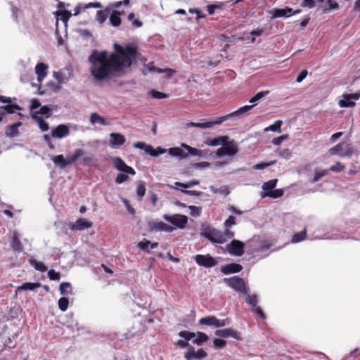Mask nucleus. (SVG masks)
I'll return each instance as SVG.
<instances>
[{
    "mask_svg": "<svg viewBox=\"0 0 360 360\" xmlns=\"http://www.w3.org/2000/svg\"><path fill=\"white\" fill-rule=\"evenodd\" d=\"M110 146L113 148H117L123 146L126 142L124 136L119 133H111L110 134Z\"/></svg>",
    "mask_w": 360,
    "mask_h": 360,
    "instance_id": "obj_18",
    "label": "nucleus"
},
{
    "mask_svg": "<svg viewBox=\"0 0 360 360\" xmlns=\"http://www.w3.org/2000/svg\"><path fill=\"white\" fill-rule=\"evenodd\" d=\"M32 117L37 122L39 127L42 131H46L49 129V124L41 117L36 115V113H33L32 115Z\"/></svg>",
    "mask_w": 360,
    "mask_h": 360,
    "instance_id": "obj_27",
    "label": "nucleus"
},
{
    "mask_svg": "<svg viewBox=\"0 0 360 360\" xmlns=\"http://www.w3.org/2000/svg\"><path fill=\"white\" fill-rule=\"evenodd\" d=\"M69 305V300L67 297H61L58 300V307L60 311H65Z\"/></svg>",
    "mask_w": 360,
    "mask_h": 360,
    "instance_id": "obj_47",
    "label": "nucleus"
},
{
    "mask_svg": "<svg viewBox=\"0 0 360 360\" xmlns=\"http://www.w3.org/2000/svg\"><path fill=\"white\" fill-rule=\"evenodd\" d=\"M90 122L91 124H94L96 123H98L101 125L105 126L108 123L105 122V120L103 117L101 116L97 112H93L90 115Z\"/></svg>",
    "mask_w": 360,
    "mask_h": 360,
    "instance_id": "obj_29",
    "label": "nucleus"
},
{
    "mask_svg": "<svg viewBox=\"0 0 360 360\" xmlns=\"http://www.w3.org/2000/svg\"><path fill=\"white\" fill-rule=\"evenodd\" d=\"M70 134V130L68 126L65 124H60L51 131V136L53 138L62 139L67 136Z\"/></svg>",
    "mask_w": 360,
    "mask_h": 360,
    "instance_id": "obj_20",
    "label": "nucleus"
},
{
    "mask_svg": "<svg viewBox=\"0 0 360 360\" xmlns=\"http://www.w3.org/2000/svg\"><path fill=\"white\" fill-rule=\"evenodd\" d=\"M150 94L153 98L158 99L165 98L168 96L167 94L155 90H151Z\"/></svg>",
    "mask_w": 360,
    "mask_h": 360,
    "instance_id": "obj_60",
    "label": "nucleus"
},
{
    "mask_svg": "<svg viewBox=\"0 0 360 360\" xmlns=\"http://www.w3.org/2000/svg\"><path fill=\"white\" fill-rule=\"evenodd\" d=\"M85 153L86 152L82 148L76 149L72 155L65 159L66 167L72 165L79 158L84 155Z\"/></svg>",
    "mask_w": 360,
    "mask_h": 360,
    "instance_id": "obj_24",
    "label": "nucleus"
},
{
    "mask_svg": "<svg viewBox=\"0 0 360 360\" xmlns=\"http://www.w3.org/2000/svg\"><path fill=\"white\" fill-rule=\"evenodd\" d=\"M207 356V352L203 349H199L197 352L193 346H190L184 357L186 360L202 359Z\"/></svg>",
    "mask_w": 360,
    "mask_h": 360,
    "instance_id": "obj_17",
    "label": "nucleus"
},
{
    "mask_svg": "<svg viewBox=\"0 0 360 360\" xmlns=\"http://www.w3.org/2000/svg\"><path fill=\"white\" fill-rule=\"evenodd\" d=\"M51 110L50 109V108L48 105H44V106L41 107L39 112H35L34 113H36V115H37V114L44 115H46V117H49L51 115Z\"/></svg>",
    "mask_w": 360,
    "mask_h": 360,
    "instance_id": "obj_54",
    "label": "nucleus"
},
{
    "mask_svg": "<svg viewBox=\"0 0 360 360\" xmlns=\"http://www.w3.org/2000/svg\"><path fill=\"white\" fill-rule=\"evenodd\" d=\"M277 182V179L269 180L264 183L262 188L264 191H268L270 192L276 187Z\"/></svg>",
    "mask_w": 360,
    "mask_h": 360,
    "instance_id": "obj_39",
    "label": "nucleus"
},
{
    "mask_svg": "<svg viewBox=\"0 0 360 360\" xmlns=\"http://www.w3.org/2000/svg\"><path fill=\"white\" fill-rule=\"evenodd\" d=\"M282 124L283 122L281 120H276V122H274L273 124L269 127L268 129L272 131L281 132V127Z\"/></svg>",
    "mask_w": 360,
    "mask_h": 360,
    "instance_id": "obj_51",
    "label": "nucleus"
},
{
    "mask_svg": "<svg viewBox=\"0 0 360 360\" xmlns=\"http://www.w3.org/2000/svg\"><path fill=\"white\" fill-rule=\"evenodd\" d=\"M149 244H150V241L144 238L138 243L137 246L143 251H148V248Z\"/></svg>",
    "mask_w": 360,
    "mask_h": 360,
    "instance_id": "obj_55",
    "label": "nucleus"
},
{
    "mask_svg": "<svg viewBox=\"0 0 360 360\" xmlns=\"http://www.w3.org/2000/svg\"><path fill=\"white\" fill-rule=\"evenodd\" d=\"M1 110L4 111L6 114H12L15 110H20L21 108L15 103H10L6 105L0 106Z\"/></svg>",
    "mask_w": 360,
    "mask_h": 360,
    "instance_id": "obj_34",
    "label": "nucleus"
},
{
    "mask_svg": "<svg viewBox=\"0 0 360 360\" xmlns=\"http://www.w3.org/2000/svg\"><path fill=\"white\" fill-rule=\"evenodd\" d=\"M48 65L43 63H38L35 67V72L37 75V79L41 82L47 75Z\"/></svg>",
    "mask_w": 360,
    "mask_h": 360,
    "instance_id": "obj_22",
    "label": "nucleus"
},
{
    "mask_svg": "<svg viewBox=\"0 0 360 360\" xmlns=\"http://www.w3.org/2000/svg\"><path fill=\"white\" fill-rule=\"evenodd\" d=\"M122 15L121 12L113 10L110 15L109 20L112 26L117 27L121 24V18L120 15Z\"/></svg>",
    "mask_w": 360,
    "mask_h": 360,
    "instance_id": "obj_25",
    "label": "nucleus"
},
{
    "mask_svg": "<svg viewBox=\"0 0 360 360\" xmlns=\"http://www.w3.org/2000/svg\"><path fill=\"white\" fill-rule=\"evenodd\" d=\"M328 169H316L313 179V182H317L318 181H319L323 176H326L328 174Z\"/></svg>",
    "mask_w": 360,
    "mask_h": 360,
    "instance_id": "obj_40",
    "label": "nucleus"
},
{
    "mask_svg": "<svg viewBox=\"0 0 360 360\" xmlns=\"http://www.w3.org/2000/svg\"><path fill=\"white\" fill-rule=\"evenodd\" d=\"M146 193V186L143 181H141L136 188V194L139 198V200H142L143 197Z\"/></svg>",
    "mask_w": 360,
    "mask_h": 360,
    "instance_id": "obj_44",
    "label": "nucleus"
},
{
    "mask_svg": "<svg viewBox=\"0 0 360 360\" xmlns=\"http://www.w3.org/2000/svg\"><path fill=\"white\" fill-rule=\"evenodd\" d=\"M112 160L114 167L117 170L131 175H134L136 174L135 170L131 167L128 166L121 158L115 157Z\"/></svg>",
    "mask_w": 360,
    "mask_h": 360,
    "instance_id": "obj_12",
    "label": "nucleus"
},
{
    "mask_svg": "<svg viewBox=\"0 0 360 360\" xmlns=\"http://www.w3.org/2000/svg\"><path fill=\"white\" fill-rule=\"evenodd\" d=\"M283 194H284V192L282 189H275V190H272L270 192L264 193L262 195V197L264 198L266 196H268L269 198L276 199V198H281V196H283Z\"/></svg>",
    "mask_w": 360,
    "mask_h": 360,
    "instance_id": "obj_38",
    "label": "nucleus"
},
{
    "mask_svg": "<svg viewBox=\"0 0 360 360\" xmlns=\"http://www.w3.org/2000/svg\"><path fill=\"white\" fill-rule=\"evenodd\" d=\"M224 282L237 292L243 294H247L248 292L249 288L245 281L239 276H234L230 278H224Z\"/></svg>",
    "mask_w": 360,
    "mask_h": 360,
    "instance_id": "obj_5",
    "label": "nucleus"
},
{
    "mask_svg": "<svg viewBox=\"0 0 360 360\" xmlns=\"http://www.w3.org/2000/svg\"><path fill=\"white\" fill-rule=\"evenodd\" d=\"M330 155H338L340 157H351L356 153L352 143L340 142L328 150Z\"/></svg>",
    "mask_w": 360,
    "mask_h": 360,
    "instance_id": "obj_3",
    "label": "nucleus"
},
{
    "mask_svg": "<svg viewBox=\"0 0 360 360\" xmlns=\"http://www.w3.org/2000/svg\"><path fill=\"white\" fill-rule=\"evenodd\" d=\"M276 162V160H273V161H271L269 162H262L257 163L255 165H254L253 168L255 169H263L269 166L275 165Z\"/></svg>",
    "mask_w": 360,
    "mask_h": 360,
    "instance_id": "obj_50",
    "label": "nucleus"
},
{
    "mask_svg": "<svg viewBox=\"0 0 360 360\" xmlns=\"http://www.w3.org/2000/svg\"><path fill=\"white\" fill-rule=\"evenodd\" d=\"M344 99L339 101V105L341 108H352L354 107L356 103L355 102L351 101L353 100H358L360 98V91L353 93V94H347L343 95Z\"/></svg>",
    "mask_w": 360,
    "mask_h": 360,
    "instance_id": "obj_13",
    "label": "nucleus"
},
{
    "mask_svg": "<svg viewBox=\"0 0 360 360\" xmlns=\"http://www.w3.org/2000/svg\"><path fill=\"white\" fill-rule=\"evenodd\" d=\"M227 252L231 255L242 256L245 251V243L238 240H232L226 247Z\"/></svg>",
    "mask_w": 360,
    "mask_h": 360,
    "instance_id": "obj_8",
    "label": "nucleus"
},
{
    "mask_svg": "<svg viewBox=\"0 0 360 360\" xmlns=\"http://www.w3.org/2000/svg\"><path fill=\"white\" fill-rule=\"evenodd\" d=\"M345 169V166L343 165L340 162H337L335 165L330 166L328 171L333 172H340Z\"/></svg>",
    "mask_w": 360,
    "mask_h": 360,
    "instance_id": "obj_49",
    "label": "nucleus"
},
{
    "mask_svg": "<svg viewBox=\"0 0 360 360\" xmlns=\"http://www.w3.org/2000/svg\"><path fill=\"white\" fill-rule=\"evenodd\" d=\"M225 153L229 156H233L238 152V148L234 141H229V139L222 143Z\"/></svg>",
    "mask_w": 360,
    "mask_h": 360,
    "instance_id": "obj_19",
    "label": "nucleus"
},
{
    "mask_svg": "<svg viewBox=\"0 0 360 360\" xmlns=\"http://www.w3.org/2000/svg\"><path fill=\"white\" fill-rule=\"evenodd\" d=\"M127 174H126V173L118 174L115 178V182L118 184H122L123 182L127 181L129 179V176Z\"/></svg>",
    "mask_w": 360,
    "mask_h": 360,
    "instance_id": "obj_57",
    "label": "nucleus"
},
{
    "mask_svg": "<svg viewBox=\"0 0 360 360\" xmlns=\"http://www.w3.org/2000/svg\"><path fill=\"white\" fill-rule=\"evenodd\" d=\"M195 335L197 338L193 340V342L197 345H201L209 339L207 335L202 332H198Z\"/></svg>",
    "mask_w": 360,
    "mask_h": 360,
    "instance_id": "obj_37",
    "label": "nucleus"
},
{
    "mask_svg": "<svg viewBox=\"0 0 360 360\" xmlns=\"http://www.w3.org/2000/svg\"><path fill=\"white\" fill-rule=\"evenodd\" d=\"M269 94V91H260L256 94L250 100V103H255Z\"/></svg>",
    "mask_w": 360,
    "mask_h": 360,
    "instance_id": "obj_53",
    "label": "nucleus"
},
{
    "mask_svg": "<svg viewBox=\"0 0 360 360\" xmlns=\"http://www.w3.org/2000/svg\"><path fill=\"white\" fill-rule=\"evenodd\" d=\"M48 276L51 280H53V281H58L60 278V274L56 272L53 269H51L49 271Z\"/></svg>",
    "mask_w": 360,
    "mask_h": 360,
    "instance_id": "obj_61",
    "label": "nucleus"
},
{
    "mask_svg": "<svg viewBox=\"0 0 360 360\" xmlns=\"http://www.w3.org/2000/svg\"><path fill=\"white\" fill-rule=\"evenodd\" d=\"M150 70L155 71L158 73H167L168 77H171L173 76V75L176 72L175 70L170 69V68H159L156 67H153V68H150Z\"/></svg>",
    "mask_w": 360,
    "mask_h": 360,
    "instance_id": "obj_43",
    "label": "nucleus"
},
{
    "mask_svg": "<svg viewBox=\"0 0 360 360\" xmlns=\"http://www.w3.org/2000/svg\"><path fill=\"white\" fill-rule=\"evenodd\" d=\"M57 15L60 16V19L64 22H66L68 21L71 16V13L68 11H60L57 13Z\"/></svg>",
    "mask_w": 360,
    "mask_h": 360,
    "instance_id": "obj_52",
    "label": "nucleus"
},
{
    "mask_svg": "<svg viewBox=\"0 0 360 360\" xmlns=\"http://www.w3.org/2000/svg\"><path fill=\"white\" fill-rule=\"evenodd\" d=\"M93 226V223L84 218L78 219L75 223H70L68 227L71 231H82Z\"/></svg>",
    "mask_w": 360,
    "mask_h": 360,
    "instance_id": "obj_14",
    "label": "nucleus"
},
{
    "mask_svg": "<svg viewBox=\"0 0 360 360\" xmlns=\"http://www.w3.org/2000/svg\"><path fill=\"white\" fill-rule=\"evenodd\" d=\"M168 152L170 155L179 157L181 159H184L188 157V154L185 153L184 150L180 148H171L169 149Z\"/></svg>",
    "mask_w": 360,
    "mask_h": 360,
    "instance_id": "obj_31",
    "label": "nucleus"
},
{
    "mask_svg": "<svg viewBox=\"0 0 360 360\" xmlns=\"http://www.w3.org/2000/svg\"><path fill=\"white\" fill-rule=\"evenodd\" d=\"M21 124L22 123L19 122L9 126L6 131V136L9 137L16 136L18 134V128L21 126Z\"/></svg>",
    "mask_w": 360,
    "mask_h": 360,
    "instance_id": "obj_28",
    "label": "nucleus"
},
{
    "mask_svg": "<svg viewBox=\"0 0 360 360\" xmlns=\"http://www.w3.org/2000/svg\"><path fill=\"white\" fill-rule=\"evenodd\" d=\"M243 269L242 265L237 263H231L222 266L221 268V271L226 275L238 273L241 271Z\"/></svg>",
    "mask_w": 360,
    "mask_h": 360,
    "instance_id": "obj_21",
    "label": "nucleus"
},
{
    "mask_svg": "<svg viewBox=\"0 0 360 360\" xmlns=\"http://www.w3.org/2000/svg\"><path fill=\"white\" fill-rule=\"evenodd\" d=\"M200 235L212 243L223 244L226 242V238H224L222 231L212 226L205 227Z\"/></svg>",
    "mask_w": 360,
    "mask_h": 360,
    "instance_id": "obj_4",
    "label": "nucleus"
},
{
    "mask_svg": "<svg viewBox=\"0 0 360 360\" xmlns=\"http://www.w3.org/2000/svg\"><path fill=\"white\" fill-rule=\"evenodd\" d=\"M51 160L56 166H58L60 169H64L66 167L65 159L63 155L53 156L51 158Z\"/></svg>",
    "mask_w": 360,
    "mask_h": 360,
    "instance_id": "obj_35",
    "label": "nucleus"
},
{
    "mask_svg": "<svg viewBox=\"0 0 360 360\" xmlns=\"http://www.w3.org/2000/svg\"><path fill=\"white\" fill-rule=\"evenodd\" d=\"M33 265L34 266V268L37 270L41 271H46V267L42 262H38L37 261H34L33 263Z\"/></svg>",
    "mask_w": 360,
    "mask_h": 360,
    "instance_id": "obj_64",
    "label": "nucleus"
},
{
    "mask_svg": "<svg viewBox=\"0 0 360 360\" xmlns=\"http://www.w3.org/2000/svg\"><path fill=\"white\" fill-rule=\"evenodd\" d=\"M245 295H246L245 302L251 307L252 311L262 319H265V315L262 309L257 306V296L256 295H250L248 292Z\"/></svg>",
    "mask_w": 360,
    "mask_h": 360,
    "instance_id": "obj_11",
    "label": "nucleus"
},
{
    "mask_svg": "<svg viewBox=\"0 0 360 360\" xmlns=\"http://www.w3.org/2000/svg\"><path fill=\"white\" fill-rule=\"evenodd\" d=\"M134 147L139 149L144 150L145 152L149 155V153L152 152V146L147 145L144 142H136L134 144Z\"/></svg>",
    "mask_w": 360,
    "mask_h": 360,
    "instance_id": "obj_42",
    "label": "nucleus"
},
{
    "mask_svg": "<svg viewBox=\"0 0 360 360\" xmlns=\"http://www.w3.org/2000/svg\"><path fill=\"white\" fill-rule=\"evenodd\" d=\"M228 139L229 137L227 136H218L207 141L206 144L210 146H217L219 145H222V143H224V141H226Z\"/></svg>",
    "mask_w": 360,
    "mask_h": 360,
    "instance_id": "obj_32",
    "label": "nucleus"
},
{
    "mask_svg": "<svg viewBox=\"0 0 360 360\" xmlns=\"http://www.w3.org/2000/svg\"><path fill=\"white\" fill-rule=\"evenodd\" d=\"M307 236V233L305 231H302L298 233H296L293 235L292 238V243H299L305 239Z\"/></svg>",
    "mask_w": 360,
    "mask_h": 360,
    "instance_id": "obj_45",
    "label": "nucleus"
},
{
    "mask_svg": "<svg viewBox=\"0 0 360 360\" xmlns=\"http://www.w3.org/2000/svg\"><path fill=\"white\" fill-rule=\"evenodd\" d=\"M288 139V134H285V135H282V136H280L278 137H276V138H274L271 141L272 143L275 146H278L280 145L283 141L286 140Z\"/></svg>",
    "mask_w": 360,
    "mask_h": 360,
    "instance_id": "obj_58",
    "label": "nucleus"
},
{
    "mask_svg": "<svg viewBox=\"0 0 360 360\" xmlns=\"http://www.w3.org/2000/svg\"><path fill=\"white\" fill-rule=\"evenodd\" d=\"M152 152L149 153V155L153 157H157L159 155H162L166 153V149L162 148L161 147H158L156 149H154L152 146Z\"/></svg>",
    "mask_w": 360,
    "mask_h": 360,
    "instance_id": "obj_56",
    "label": "nucleus"
},
{
    "mask_svg": "<svg viewBox=\"0 0 360 360\" xmlns=\"http://www.w3.org/2000/svg\"><path fill=\"white\" fill-rule=\"evenodd\" d=\"M60 292L63 295H71L72 293V288L70 283L63 282L60 285Z\"/></svg>",
    "mask_w": 360,
    "mask_h": 360,
    "instance_id": "obj_33",
    "label": "nucleus"
},
{
    "mask_svg": "<svg viewBox=\"0 0 360 360\" xmlns=\"http://www.w3.org/2000/svg\"><path fill=\"white\" fill-rule=\"evenodd\" d=\"M301 12L300 9L293 11L292 8L285 7L284 8H274L272 10V18H277L281 17H290L295 14H298Z\"/></svg>",
    "mask_w": 360,
    "mask_h": 360,
    "instance_id": "obj_15",
    "label": "nucleus"
},
{
    "mask_svg": "<svg viewBox=\"0 0 360 360\" xmlns=\"http://www.w3.org/2000/svg\"><path fill=\"white\" fill-rule=\"evenodd\" d=\"M182 147L187 150L188 153L193 156H201L202 151L195 148L191 147L185 143L182 144Z\"/></svg>",
    "mask_w": 360,
    "mask_h": 360,
    "instance_id": "obj_41",
    "label": "nucleus"
},
{
    "mask_svg": "<svg viewBox=\"0 0 360 360\" xmlns=\"http://www.w3.org/2000/svg\"><path fill=\"white\" fill-rule=\"evenodd\" d=\"M111 11V8L110 7H106L104 10L98 11L96 13V20L100 23H103L108 15Z\"/></svg>",
    "mask_w": 360,
    "mask_h": 360,
    "instance_id": "obj_26",
    "label": "nucleus"
},
{
    "mask_svg": "<svg viewBox=\"0 0 360 360\" xmlns=\"http://www.w3.org/2000/svg\"><path fill=\"white\" fill-rule=\"evenodd\" d=\"M327 5L323 6L322 12L323 13H328L331 10L338 9L339 5L337 1L334 0H327Z\"/></svg>",
    "mask_w": 360,
    "mask_h": 360,
    "instance_id": "obj_36",
    "label": "nucleus"
},
{
    "mask_svg": "<svg viewBox=\"0 0 360 360\" xmlns=\"http://www.w3.org/2000/svg\"><path fill=\"white\" fill-rule=\"evenodd\" d=\"M199 184H200V181L198 180H195V179L191 180L186 183H181V182H176L175 183V184L176 186L184 188H188L192 187L193 186L198 185Z\"/></svg>",
    "mask_w": 360,
    "mask_h": 360,
    "instance_id": "obj_46",
    "label": "nucleus"
},
{
    "mask_svg": "<svg viewBox=\"0 0 360 360\" xmlns=\"http://www.w3.org/2000/svg\"><path fill=\"white\" fill-rule=\"evenodd\" d=\"M195 262L201 266L210 268L217 264L218 262L210 255H196L194 257Z\"/></svg>",
    "mask_w": 360,
    "mask_h": 360,
    "instance_id": "obj_10",
    "label": "nucleus"
},
{
    "mask_svg": "<svg viewBox=\"0 0 360 360\" xmlns=\"http://www.w3.org/2000/svg\"><path fill=\"white\" fill-rule=\"evenodd\" d=\"M213 345L216 348L221 349L226 346V342L222 339L216 338L213 340Z\"/></svg>",
    "mask_w": 360,
    "mask_h": 360,
    "instance_id": "obj_59",
    "label": "nucleus"
},
{
    "mask_svg": "<svg viewBox=\"0 0 360 360\" xmlns=\"http://www.w3.org/2000/svg\"><path fill=\"white\" fill-rule=\"evenodd\" d=\"M11 249L15 252H22L23 246L19 239L18 234L14 232L12 236V240L10 243Z\"/></svg>",
    "mask_w": 360,
    "mask_h": 360,
    "instance_id": "obj_23",
    "label": "nucleus"
},
{
    "mask_svg": "<svg viewBox=\"0 0 360 360\" xmlns=\"http://www.w3.org/2000/svg\"><path fill=\"white\" fill-rule=\"evenodd\" d=\"M41 286L40 283H24L20 286H18V290H34Z\"/></svg>",
    "mask_w": 360,
    "mask_h": 360,
    "instance_id": "obj_30",
    "label": "nucleus"
},
{
    "mask_svg": "<svg viewBox=\"0 0 360 360\" xmlns=\"http://www.w3.org/2000/svg\"><path fill=\"white\" fill-rule=\"evenodd\" d=\"M179 335L188 341L195 337V333L188 330H182L179 333Z\"/></svg>",
    "mask_w": 360,
    "mask_h": 360,
    "instance_id": "obj_48",
    "label": "nucleus"
},
{
    "mask_svg": "<svg viewBox=\"0 0 360 360\" xmlns=\"http://www.w3.org/2000/svg\"><path fill=\"white\" fill-rule=\"evenodd\" d=\"M316 1L315 0H303L301 6L302 7H307L309 8H312L315 6Z\"/></svg>",
    "mask_w": 360,
    "mask_h": 360,
    "instance_id": "obj_63",
    "label": "nucleus"
},
{
    "mask_svg": "<svg viewBox=\"0 0 360 360\" xmlns=\"http://www.w3.org/2000/svg\"><path fill=\"white\" fill-rule=\"evenodd\" d=\"M236 224V218L233 216L231 215L224 221V225L225 228H230L231 226L235 225Z\"/></svg>",
    "mask_w": 360,
    "mask_h": 360,
    "instance_id": "obj_62",
    "label": "nucleus"
},
{
    "mask_svg": "<svg viewBox=\"0 0 360 360\" xmlns=\"http://www.w3.org/2000/svg\"><path fill=\"white\" fill-rule=\"evenodd\" d=\"M162 218L179 229H184L188 222L187 217L180 214H175L174 215L164 214Z\"/></svg>",
    "mask_w": 360,
    "mask_h": 360,
    "instance_id": "obj_7",
    "label": "nucleus"
},
{
    "mask_svg": "<svg viewBox=\"0 0 360 360\" xmlns=\"http://www.w3.org/2000/svg\"><path fill=\"white\" fill-rule=\"evenodd\" d=\"M215 335L223 338H228L231 337L237 340H242L240 333L231 328L217 330L215 331Z\"/></svg>",
    "mask_w": 360,
    "mask_h": 360,
    "instance_id": "obj_16",
    "label": "nucleus"
},
{
    "mask_svg": "<svg viewBox=\"0 0 360 360\" xmlns=\"http://www.w3.org/2000/svg\"><path fill=\"white\" fill-rule=\"evenodd\" d=\"M254 107V105H245V106H243L241 108H240L238 110L229 114V115H226L225 116H222L221 117H219L217 120H214V121H209V122H190L189 124H188V127H198V128H200V129H207V128H211L214 125H217V124H221L223 122L226 121L228 120L229 117H242L246 115H248V112Z\"/></svg>",
    "mask_w": 360,
    "mask_h": 360,
    "instance_id": "obj_2",
    "label": "nucleus"
},
{
    "mask_svg": "<svg viewBox=\"0 0 360 360\" xmlns=\"http://www.w3.org/2000/svg\"><path fill=\"white\" fill-rule=\"evenodd\" d=\"M148 228L150 232L153 231H165L171 233L174 231V228L168 225L163 221L153 220L148 222Z\"/></svg>",
    "mask_w": 360,
    "mask_h": 360,
    "instance_id": "obj_9",
    "label": "nucleus"
},
{
    "mask_svg": "<svg viewBox=\"0 0 360 360\" xmlns=\"http://www.w3.org/2000/svg\"><path fill=\"white\" fill-rule=\"evenodd\" d=\"M198 323L202 326L205 325L219 328L229 324L230 321L229 319L219 320L214 316H208L199 319Z\"/></svg>",
    "mask_w": 360,
    "mask_h": 360,
    "instance_id": "obj_6",
    "label": "nucleus"
},
{
    "mask_svg": "<svg viewBox=\"0 0 360 360\" xmlns=\"http://www.w3.org/2000/svg\"><path fill=\"white\" fill-rule=\"evenodd\" d=\"M113 49V52L94 50L89 56L90 72L96 80L104 81L120 77L125 69L136 63L139 55L136 45L127 44L122 46L115 43Z\"/></svg>",
    "mask_w": 360,
    "mask_h": 360,
    "instance_id": "obj_1",
    "label": "nucleus"
}]
</instances>
